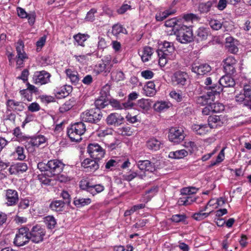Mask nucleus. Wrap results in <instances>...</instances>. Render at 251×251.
Returning <instances> with one entry per match:
<instances>
[{
    "label": "nucleus",
    "mask_w": 251,
    "mask_h": 251,
    "mask_svg": "<svg viewBox=\"0 0 251 251\" xmlns=\"http://www.w3.org/2000/svg\"><path fill=\"white\" fill-rule=\"evenodd\" d=\"M160 66H164L169 60H174L176 56V50L172 42L164 41L159 45L157 50Z\"/></svg>",
    "instance_id": "obj_1"
},
{
    "label": "nucleus",
    "mask_w": 251,
    "mask_h": 251,
    "mask_svg": "<svg viewBox=\"0 0 251 251\" xmlns=\"http://www.w3.org/2000/svg\"><path fill=\"white\" fill-rule=\"evenodd\" d=\"M107 101L101 99H98L95 101V105L97 107L95 109H99L100 110V108H103L107 105Z\"/></svg>",
    "instance_id": "obj_63"
},
{
    "label": "nucleus",
    "mask_w": 251,
    "mask_h": 251,
    "mask_svg": "<svg viewBox=\"0 0 251 251\" xmlns=\"http://www.w3.org/2000/svg\"><path fill=\"white\" fill-rule=\"evenodd\" d=\"M86 131V126L81 122L75 123L68 127L67 134L72 141L79 142Z\"/></svg>",
    "instance_id": "obj_5"
},
{
    "label": "nucleus",
    "mask_w": 251,
    "mask_h": 251,
    "mask_svg": "<svg viewBox=\"0 0 251 251\" xmlns=\"http://www.w3.org/2000/svg\"><path fill=\"white\" fill-rule=\"evenodd\" d=\"M226 122L227 118L224 115L211 116L208 119V125L210 129L221 126Z\"/></svg>",
    "instance_id": "obj_14"
},
{
    "label": "nucleus",
    "mask_w": 251,
    "mask_h": 251,
    "mask_svg": "<svg viewBox=\"0 0 251 251\" xmlns=\"http://www.w3.org/2000/svg\"><path fill=\"white\" fill-rule=\"evenodd\" d=\"M5 204L7 206H14L19 201L18 192L12 189H8L5 194Z\"/></svg>",
    "instance_id": "obj_16"
},
{
    "label": "nucleus",
    "mask_w": 251,
    "mask_h": 251,
    "mask_svg": "<svg viewBox=\"0 0 251 251\" xmlns=\"http://www.w3.org/2000/svg\"><path fill=\"white\" fill-rule=\"evenodd\" d=\"M133 106V102L128 100L125 102H121L119 101H117V109H131Z\"/></svg>",
    "instance_id": "obj_49"
},
{
    "label": "nucleus",
    "mask_w": 251,
    "mask_h": 251,
    "mask_svg": "<svg viewBox=\"0 0 251 251\" xmlns=\"http://www.w3.org/2000/svg\"><path fill=\"white\" fill-rule=\"evenodd\" d=\"M213 101L209 102L213 113L220 112L224 110L225 106L222 103L217 102H213Z\"/></svg>",
    "instance_id": "obj_48"
},
{
    "label": "nucleus",
    "mask_w": 251,
    "mask_h": 251,
    "mask_svg": "<svg viewBox=\"0 0 251 251\" xmlns=\"http://www.w3.org/2000/svg\"><path fill=\"white\" fill-rule=\"evenodd\" d=\"M225 148H223L219 153L217 157L216 160L215 161H212L211 163V166L216 165L217 164L221 163L222 162L225 158Z\"/></svg>",
    "instance_id": "obj_56"
},
{
    "label": "nucleus",
    "mask_w": 251,
    "mask_h": 251,
    "mask_svg": "<svg viewBox=\"0 0 251 251\" xmlns=\"http://www.w3.org/2000/svg\"><path fill=\"white\" fill-rule=\"evenodd\" d=\"M72 90V88L71 86L66 85L56 87L54 89L53 93L57 98L62 99L68 96Z\"/></svg>",
    "instance_id": "obj_18"
},
{
    "label": "nucleus",
    "mask_w": 251,
    "mask_h": 251,
    "mask_svg": "<svg viewBox=\"0 0 251 251\" xmlns=\"http://www.w3.org/2000/svg\"><path fill=\"white\" fill-rule=\"evenodd\" d=\"M14 154L17 155L18 159L20 160H24L25 157V155L24 154V149L22 147H17L16 148Z\"/></svg>",
    "instance_id": "obj_58"
},
{
    "label": "nucleus",
    "mask_w": 251,
    "mask_h": 251,
    "mask_svg": "<svg viewBox=\"0 0 251 251\" xmlns=\"http://www.w3.org/2000/svg\"><path fill=\"white\" fill-rule=\"evenodd\" d=\"M155 84L153 81H148L143 88L144 94L148 97H152L156 94Z\"/></svg>",
    "instance_id": "obj_26"
},
{
    "label": "nucleus",
    "mask_w": 251,
    "mask_h": 251,
    "mask_svg": "<svg viewBox=\"0 0 251 251\" xmlns=\"http://www.w3.org/2000/svg\"><path fill=\"white\" fill-rule=\"evenodd\" d=\"M192 130L197 134L204 135L210 131V128L208 125L194 124L192 126Z\"/></svg>",
    "instance_id": "obj_21"
},
{
    "label": "nucleus",
    "mask_w": 251,
    "mask_h": 251,
    "mask_svg": "<svg viewBox=\"0 0 251 251\" xmlns=\"http://www.w3.org/2000/svg\"><path fill=\"white\" fill-rule=\"evenodd\" d=\"M27 166L25 163L20 162L14 164L10 166L9 171L11 174H19L25 172Z\"/></svg>",
    "instance_id": "obj_20"
},
{
    "label": "nucleus",
    "mask_w": 251,
    "mask_h": 251,
    "mask_svg": "<svg viewBox=\"0 0 251 251\" xmlns=\"http://www.w3.org/2000/svg\"><path fill=\"white\" fill-rule=\"evenodd\" d=\"M186 218V216L184 214H176L172 216L171 220L173 222L178 223L184 221Z\"/></svg>",
    "instance_id": "obj_62"
},
{
    "label": "nucleus",
    "mask_w": 251,
    "mask_h": 251,
    "mask_svg": "<svg viewBox=\"0 0 251 251\" xmlns=\"http://www.w3.org/2000/svg\"><path fill=\"white\" fill-rule=\"evenodd\" d=\"M20 94L28 101H30L32 100V93L27 89H23L20 91Z\"/></svg>",
    "instance_id": "obj_61"
},
{
    "label": "nucleus",
    "mask_w": 251,
    "mask_h": 251,
    "mask_svg": "<svg viewBox=\"0 0 251 251\" xmlns=\"http://www.w3.org/2000/svg\"><path fill=\"white\" fill-rule=\"evenodd\" d=\"M6 106L7 110H21L20 109L22 103L21 102L15 101L14 100H7Z\"/></svg>",
    "instance_id": "obj_36"
},
{
    "label": "nucleus",
    "mask_w": 251,
    "mask_h": 251,
    "mask_svg": "<svg viewBox=\"0 0 251 251\" xmlns=\"http://www.w3.org/2000/svg\"><path fill=\"white\" fill-rule=\"evenodd\" d=\"M220 84L224 87H230L235 85L234 80L229 75H226L222 76L219 80Z\"/></svg>",
    "instance_id": "obj_29"
},
{
    "label": "nucleus",
    "mask_w": 251,
    "mask_h": 251,
    "mask_svg": "<svg viewBox=\"0 0 251 251\" xmlns=\"http://www.w3.org/2000/svg\"><path fill=\"white\" fill-rule=\"evenodd\" d=\"M188 155V152L185 150H177L171 151L169 154V157L173 159H181Z\"/></svg>",
    "instance_id": "obj_38"
},
{
    "label": "nucleus",
    "mask_w": 251,
    "mask_h": 251,
    "mask_svg": "<svg viewBox=\"0 0 251 251\" xmlns=\"http://www.w3.org/2000/svg\"><path fill=\"white\" fill-rule=\"evenodd\" d=\"M65 164L58 159H52L45 162H39L37 167L41 172H46V175L52 176L59 175L63 171Z\"/></svg>",
    "instance_id": "obj_2"
},
{
    "label": "nucleus",
    "mask_w": 251,
    "mask_h": 251,
    "mask_svg": "<svg viewBox=\"0 0 251 251\" xmlns=\"http://www.w3.org/2000/svg\"><path fill=\"white\" fill-rule=\"evenodd\" d=\"M197 199L193 197L186 196L179 199L178 203L179 205H190L196 201Z\"/></svg>",
    "instance_id": "obj_41"
},
{
    "label": "nucleus",
    "mask_w": 251,
    "mask_h": 251,
    "mask_svg": "<svg viewBox=\"0 0 251 251\" xmlns=\"http://www.w3.org/2000/svg\"><path fill=\"white\" fill-rule=\"evenodd\" d=\"M154 73L151 70L143 71L141 73V75L146 79H150L152 78L154 76Z\"/></svg>",
    "instance_id": "obj_60"
},
{
    "label": "nucleus",
    "mask_w": 251,
    "mask_h": 251,
    "mask_svg": "<svg viewBox=\"0 0 251 251\" xmlns=\"http://www.w3.org/2000/svg\"><path fill=\"white\" fill-rule=\"evenodd\" d=\"M137 166L140 170L151 173L154 172L156 168L154 163L148 160H139Z\"/></svg>",
    "instance_id": "obj_19"
},
{
    "label": "nucleus",
    "mask_w": 251,
    "mask_h": 251,
    "mask_svg": "<svg viewBox=\"0 0 251 251\" xmlns=\"http://www.w3.org/2000/svg\"><path fill=\"white\" fill-rule=\"evenodd\" d=\"M118 160L111 159L105 163V167L107 170H112L114 167L118 166Z\"/></svg>",
    "instance_id": "obj_59"
},
{
    "label": "nucleus",
    "mask_w": 251,
    "mask_h": 251,
    "mask_svg": "<svg viewBox=\"0 0 251 251\" xmlns=\"http://www.w3.org/2000/svg\"><path fill=\"white\" fill-rule=\"evenodd\" d=\"M185 138L184 131L182 127H175L170 129L169 134V140L175 143H179Z\"/></svg>",
    "instance_id": "obj_12"
},
{
    "label": "nucleus",
    "mask_w": 251,
    "mask_h": 251,
    "mask_svg": "<svg viewBox=\"0 0 251 251\" xmlns=\"http://www.w3.org/2000/svg\"><path fill=\"white\" fill-rule=\"evenodd\" d=\"M152 53L153 49L148 46L144 47L143 50L139 52L142 60L144 62L148 61L151 59Z\"/></svg>",
    "instance_id": "obj_28"
},
{
    "label": "nucleus",
    "mask_w": 251,
    "mask_h": 251,
    "mask_svg": "<svg viewBox=\"0 0 251 251\" xmlns=\"http://www.w3.org/2000/svg\"><path fill=\"white\" fill-rule=\"evenodd\" d=\"M158 191L157 187H152L146 192L143 195L141 201L147 203L157 193Z\"/></svg>",
    "instance_id": "obj_35"
},
{
    "label": "nucleus",
    "mask_w": 251,
    "mask_h": 251,
    "mask_svg": "<svg viewBox=\"0 0 251 251\" xmlns=\"http://www.w3.org/2000/svg\"><path fill=\"white\" fill-rule=\"evenodd\" d=\"M209 25L213 29L217 30L222 27V24L217 20L212 19L209 22Z\"/></svg>",
    "instance_id": "obj_57"
},
{
    "label": "nucleus",
    "mask_w": 251,
    "mask_h": 251,
    "mask_svg": "<svg viewBox=\"0 0 251 251\" xmlns=\"http://www.w3.org/2000/svg\"><path fill=\"white\" fill-rule=\"evenodd\" d=\"M124 118L119 114L114 113L109 115L106 118L108 125H120L123 123Z\"/></svg>",
    "instance_id": "obj_23"
},
{
    "label": "nucleus",
    "mask_w": 251,
    "mask_h": 251,
    "mask_svg": "<svg viewBox=\"0 0 251 251\" xmlns=\"http://www.w3.org/2000/svg\"><path fill=\"white\" fill-rule=\"evenodd\" d=\"M29 229L25 227L20 228L16 235L14 243L17 246H23L28 243L29 238Z\"/></svg>",
    "instance_id": "obj_9"
},
{
    "label": "nucleus",
    "mask_w": 251,
    "mask_h": 251,
    "mask_svg": "<svg viewBox=\"0 0 251 251\" xmlns=\"http://www.w3.org/2000/svg\"><path fill=\"white\" fill-rule=\"evenodd\" d=\"M112 79L117 82L123 81L125 79V74L121 70H117L111 73Z\"/></svg>",
    "instance_id": "obj_40"
},
{
    "label": "nucleus",
    "mask_w": 251,
    "mask_h": 251,
    "mask_svg": "<svg viewBox=\"0 0 251 251\" xmlns=\"http://www.w3.org/2000/svg\"><path fill=\"white\" fill-rule=\"evenodd\" d=\"M210 34V31L208 28L200 27L196 31V35L197 39L199 41H204L206 40Z\"/></svg>",
    "instance_id": "obj_25"
},
{
    "label": "nucleus",
    "mask_w": 251,
    "mask_h": 251,
    "mask_svg": "<svg viewBox=\"0 0 251 251\" xmlns=\"http://www.w3.org/2000/svg\"><path fill=\"white\" fill-rule=\"evenodd\" d=\"M51 75L45 71H36L32 76V82L36 85H42L50 82Z\"/></svg>",
    "instance_id": "obj_11"
},
{
    "label": "nucleus",
    "mask_w": 251,
    "mask_h": 251,
    "mask_svg": "<svg viewBox=\"0 0 251 251\" xmlns=\"http://www.w3.org/2000/svg\"><path fill=\"white\" fill-rule=\"evenodd\" d=\"M188 78V75L186 73L177 71L174 73L172 80L176 85L183 86L186 84Z\"/></svg>",
    "instance_id": "obj_15"
},
{
    "label": "nucleus",
    "mask_w": 251,
    "mask_h": 251,
    "mask_svg": "<svg viewBox=\"0 0 251 251\" xmlns=\"http://www.w3.org/2000/svg\"><path fill=\"white\" fill-rule=\"evenodd\" d=\"M198 17L195 14H192V13H189V14H184L182 17V20H183L184 22H192L194 20H198Z\"/></svg>",
    "instance_id": "obj_55"
},
{
    "label": "nucleus",
    "mask_w": 251,
    "mask_h": 251,
    "mask_svg": "<svg viewBox=\"0 0 251 251\" xmlns=\"http://www.w3.org/2000/svg\"><path fill=\"white\" fill-rule=\"evenodd\" d=\"M165 25L167 27H173V30L175 31L176 30V28H177L176 26H181L182 24L180 23V21L177 20L176 19L173 18L167 20L165 22Z\"/></svg>",
    "instance_id": "obj_50"
},
{
    "label": "nucleus",
    "mask_w": 251,
    "mask_h": 251,
    "mask_svg": "<svg viewBox=\"0 0 251 251\" xmlns=\"http://www.w3.org/2000/svg\"><path fill=\"white\" fill-rule=\"evenodd\" d=\"M137 104L139 110L144 113L147 112L151 108V104L148 100L141 99L138 101Z\"/></svg>",
    "instance_id": "obj_37"
},
{
    "label": "nucleus",
    "mask_w": 251,
    "mask_h": 251,
    "mask_svg": "<svg viewBox=\"0 0 251 251\" xmlns=\"http://www.w3.org/2000/svg\"><path fill=\"white\" fill-rule=\"evenodd\" d=\"M171 106L170 102L166 101H158L153 105L154 109L157 112H162L166 110Z\"/></svg>",
    "instance_id": "obj_30"
},
{
    "label": "nucleus",
    "mask_w": 251,
    "mask_h": 251,
    "mask_svg": "<svg viewBox=\"0 0 251 251\" xmlns=\"http://www.w3.org/2000/svg\"><path fill=\"white\" fill-rule=\"evenodd\" d=\"M222 88L221 86L215 85L209 86L208 91L206 94L197 98L196 102L201 105H207L211 101H214L216 98H219Z\"/></svg>",
    "instance_id": "obj_4"
},
{
    "label": "nucleus",
    "mask_w": 251,
    "mask_h": 251,
    "mask_svg": "<svg viewBox=\"0 0 251 251\" xmlns=\"http://www.w3.org/2000/svg\"><path fill=\"white\" fill-rule=\"evenodd\" d=\"M215 3L214 0H209L206 2H201L199 4L198 9L201 13H206L209 12L212 6Z\"/></svg>",
    "instance_id": "obj_34"
},
{
    "label": "nucleus",
    "mask_w": 251,
    "mask_h": 251,
    "mask_svg": "<svg viewBox=\"0 0 251 251\" xmlns=\"http://www.w3.org/2000/svg\"><path fill=\"white\" fill-rule=\"evenodd\" d=\"M236 60L233 56H228L224 60V69L227 74L231 75L235 72Z\"/></svg>",
    "instance_id": "obj_17"
},
{
    "label": "nucleus",
    "mask_w": 251,
    "mask_h": 251,
    "mask_svg": "<svg viewBox=\"0 0 251 251\" xmlns=\"http://www.w3.org/2000/svg\"><path fill=\"white\" fill-rule=\"evenodd\" d=\"M175 31L176 39L182 44H187L193 40V33L191 26L184 25L176 26Z\"/></svg>",
    "instance_id": "obj_3"
},
{
    "label": "nucleus",
    "mask_w": 251,
    "mask_h": 251,
    "mask_svg": "<svg viewBox=\"0 0 251 251\" xmlns=\"http://www.w3.org/2000/svg\"><path fill=\"white\" fill-rule=\"evenodd\" d=\"M94 70L97 74L104 73L105 75H107L110 73L109 71L107 70V67L102 60L95 66Z\"/></svg>",
    "instance_id": "obj_43"
},
{
    "label": "nucleus",
    "mask_w": 251,
    "mask_h": 251,
    "mask_svg": "<svg viewBox=\"0 0 251 251\" xmlns=\"http://www.w3.org/2000/svg\"><path fill=\"white\" fill-rule=\"evenodd\" d=\"M102 118L100 110L99 109H91L82 112L80 118L82 121L91 123H96Z\"/></svg>",
    "instance_id": "obj_8"
},
{
    "label": "nucleus",
    "mask_w": 251,
    "mask_h": 251,
    "mask_svg": "<svg viewBox=\"0 0 251 251\" xmlns=\"http://www.w3.org/2000/svg\"><path fill=\"white\" fill-rule=\"evenodd\" d=\"M111 55H107L103 57V58L101 59L102 62L104 63L106 67H107V70L110 72L112 68L113 67V64L111 62Z\"/></svg>",
    "instance_id": "obj_54"
},
{
    "label": "nucleus",
    "mask_w": 251,
    "mask_h": 251,
    "mask_svg": "<svg viewBox=\"0 0 251 251\" xmlns=\"http://www.w3.org/2000/svg\"><path fill=\"white\" fill-rule=\"evenodd\" d=\"M118 132L123 136H131L133 133V129L130 126H126L118 129Z\"/></svg>",
    "instance_id": "obj_53"
},
{
    "label": "nucleus",
    "mask_w": 251,
    "mask_h": 251,
    "mask_svg": "<svg viewBox=\"0 0 251 251\" xmlns=\"http://www.w3.org/2000/svg\"><path fill=\"white\" fill-rule=\"evenodd\" d=\"M65 73L67 78L72 83L76 84L78 83L79 78L77 71L72 69H67L65 70Z\"/></svg>",
    "instance_id": "obj_27"
},
{
    "label": "nucleus",
    "mask_w": 251,
    "mask_h": 251,
    "mask_svg": "<svg viewBox=\"0 0 251 251\" xmlns=\"http://www.w3.org/2000/svg\"><path fill=\"white\" fill-rule=\"evenodd\" d=\"M87 152L91 157L95 160H99L104 157V150L98 144H90L87 147Z\"/></svg>",
    "instance_id": "obj_10"
},
{
    "label": "nucleus",
    "mask_w": 251,
    "mask_h": 251,
    "mask_svg": "<svg viewBox=\"0 0 251 251\" xmlns=\"http://www.w3.org/2000/svg\"><path fill=\"white\" fill-rule=\"evenodd\" d=\"M97 160L91 159L86 158L84 159L81 163V165L85 169H87L88 171L92 172L97 170L99 165L97 162Z\"/></svg>",
    "instance_id": "obj_22"
},
{
    "label": "nucleus",
    "mask_w": 251,
    "mask_h": 251,
    "mask_svg": "<svg viewBox=\"0 0 251 251\" xmlns=\"http://www.w3.org/2000/svg\"><path fill=\"white\" fill-rule=\"evenodd\" d=\"M91 202V200L89 198H75L74 203L77 207H80L90 204Z\"/></svg>",
    "instance_id": "obj_45"
},
{
    "label": "nucleus",
    "mask_w": 251,
    "mask_h": 251,
    "mask_svg": "<svg viewBox=\"0 0 251 251\" xmlns=\"http://www.w3.org/2000/svg\"><path fill=\"white\" fill-rule=\"evenodd\" d=\"M104 190V187L101 184L91 185L89 188V193L93 196L102 192Z\"/></svg>",
    "instance_id": "obj_46"
},
{
    "label": "nucleus",
    "mask_w": 251,
    "mask_h": 251,
    "mask_svg": "<svg viewBox=\"0 0 251 251\" xmlns=\"http://www.w3.org/2000/svg\"><path fill=\"white\" fill-rule=\"evenodd\" d=\"M16 50L17 55L16 56V62L17 68H21L24 67L25 62L28 59V55L24 50V43L20 40L16 43Z\"/></svg>",
    "instance_id": "obj_7"
},
{
    "label": "nucleus",
    "mask_w": 251,
    "mask_h": 251,
    "mask_svg": "<svg viewBox=\"0 0 251 251\" xmlns=\"http://www.w3.org/2000/svg\"><path fill=\"white\" fill-rule=\"evenodd\" d=\"M211 212L204 213L200 210L199 212L193 214L192 217L196 221H201L208 217Z\"/></svg>",
    "instance_id": "obj_52"
},
{
    "label": "nucleus",
    "mask_w": 251,
    "mask_h": 251,
    "mask_svg": "<svg viewBox=\"0 0 251 251\" xmlns=\"http://www.w3.org/2000/svg\"><path fill=\"white\" fill-rule=\"evenodd\" d=\"M126 29L120 24H115L112 26V33L117 36L120 33H126Z\"/></svg>",
    "instance_id": "obj_47"
},
{
    "label": "nucleus",
    "mask_w": 251,
    "mask_h": 251,
    "mask_svg": "<svg viewBox=\"0 0 251 251\" xmlns=\"http://www.w3.org/2000/svg\"><path fill=\"white\" fill-rule=\"evenodd\" d=\"M29 238L34 243L38 244L43 242L46 235L45 228L41 225H36L33 226L29 231Z\"/></svg>",
    "instance_id": "obj_6"
},
{
    "label": "nucleus",
    "mask_w": 251,
    "mask_h": 251,
    "mask_svg": "<svg viewBox=\"0 0 251 251\" xmlns=\"http://www.w3.org/2000/svg\"><path fill=\"white\" fill-rule=\"evenodd\" d=\"M97 9L95 8H92L87 12L85 19L88 21H93L95 20L94 14L97 13Z\"/></svg>",
    "instance_id": "obj_64"
},
{
    "label": "nucleus",
    "mask_w": 251,
    "mask_h": 251,
    "mask_svg": "<svg viewBox=\"0 0 251 251\" xmlns=\"http://www.w3.org/2000/svg\"><path fill=\"white\" fill-rule=\"evenodd\" d=\"M44 221L49 229H53L56 225V219L53 216H48L44 218Z\"/></svg>",
    "instance_id": "obj_44"
},
{
    "label": "nucleus",
    "mask_w": 251,
    "mask_h": 251,
    "mask_svg": "<svg viewBox=\"0 0 251 251\" xmlns=\"http://www.w3.org/2000/svg\"><path fill=\"white\" fill-rule=\"evenodd\" d=\"M169 95L170 97L177 102H181L186 100V94L181 91H176V90H172L170 92Z\"/></svg>",
    "instance_id": "obj_32"
},
{
    "label": "nucleus",
    "mask_w": 251,
    "mask_h": 251,
    "mask_svg": "<svg viewBox=\"0 0 251 251\" xmlns=\"http://www.w3.org/2000/svg\"><path fill=\"white\" fill-rule=\"evenodd\" d=\"M65 205V202L60 200L52 201L50 205V208L55 211H61Z\"/></svg>",
    "instance_id": "obj_39"
},
{
    "label": "nucleus",
    "mask_w": 251,
    "mask_h": 251,
    "mask_svg": "<svg viewBox=\"0 0 251 251\" xmlns=\"http://www.w3.org/2000/svg\"><path fill=\"white\" fill-rule=\"evenodd\" d=\"M47 141V138L43 135H39L32 138L29 143L33 147H38L41 145L45 144Z\"/></svg>",
    "instance_id": "obj_31"
},
{
    "label": "nucleus",
    "mask_w": 251,
    "mask_h": 251,
    "mask_svg": "<svg viewBox=\"0 0 251 251\" xmlns=\"http://www.w3.org/2000/svg\"><path fill=\"white\" fill-rule=\"evenodd\" d=\"M191 70L198 75H204L209 73L211 68L208 64L196 61L192 64Z\"/></svg>",
    "instance_id": "obj_13"
},
{
    "label": "nucleus",
    "mask_w": 251,
    "mask_h": 251,
    "mask_svg": "<svg viewBox=\"0 0 251 251\" xmlns=\"http://www.w3.org/2000/svg\"><path fill=\"white\" fill-rule=\"evenodd\" d=\"M198 190L199 189L195 187H188L182 188L180 192L182 195L188 196L196 194Z\"/></svg>",
    "instance_id": "obj_51"
},
{
    "label": "nucleus",
    "mask_w": 251,
    "mask_h": 251,
    "mask_svg": "<svg viewBox=\"0 0 251 251\" xmlns=\"http://www.w3.org/2000/svg\"><path fill=\"white\" fill-rule=\"evenodd\" d=\"M89 37L90 36L88 34L80 33L74 35L73 36V38L77 45L81 47L85 46L84 42L86 41Z\"/></svg>",
    "instance_id": "obj_33"
},
{
    "label": "nucleus",
    "mask_w": 251,
    "mask_h": 251,
    "mask_svg": "<svg viewBox=\"0 0 251 251\" xmlns=\"http://www.w3.org/2000/svg\"><path fill=\"white\" fill-rule=\"evenodd\" d=\"M175 12L176 11L173 9H167L163 12H160L156 15V19L157 21H162Z\"/></svg>",
    "instance_id": "obj_42"
},
{
    "label": "nucleus",
    "mask_w": 251,
    "mask_h": 251,
    "mask_svg": "<svg viewBox=\"0 0 251 251\" xmlns=\"http://www.w3.org/2000/svg\"><path fill=\"white\" fill-rule=\"evenodd\" d=\"M161 142L154 137L150 138L146 142L147 148L151 151H157L160 148Z\"/></svg>",
    "instance_id": "obj_24"
}]
</instances>
